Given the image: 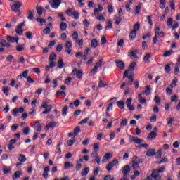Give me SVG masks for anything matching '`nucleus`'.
I'll use <instances>...</instances> for the list:
<instances>
[{
    "instance_id": "f257e3e1",
    "label": "nucleus",
    "mask_w": 180,
    "mask_h": 180,
    "mask_svg": "<svg viewBox=\"0 0 180 180\" xmlns=\"http://www.w3.org/2000/svg\"><path fill=\"white\" fill-rule=\"evenodd\" d=\"M40 109H45L41 112V114L47 115L48 113H50V112H51V110L53 109V105H49L47 102H44L43 104L41 105Z\"/></svg>"
},
{
    "instance_id": "f03ea898",
    "label": "nucleus",
    "mask_w": 180,
    "mask_h": 180,
    "mask_svg": "<svg viewBox=\"0 0 180 180\" xmlns=\"http://www.w3.org/2000/svg\"><path fill=\"white\" fill-rule=\"evenodd\" d=\"M22 6V2L17 1L15 4L11 6V11L13 12H20V7Z\"/></svg>"
},
{
    "instance_id": "7ed1b4c3",
    "label": "nucleus",
    "mask_w": 180,
    "mask_h": 180,
    "mask_svg": "<svg viewBox=\"0 0 180 180\" xmlns=\"http://www.w3.org/2000/svg\"><path fill=\"white\" fill-rule=\"evenodd\" d=\"M119 162V160L117 159H115L113 161L110 162L107 165H106V169L108 172H110L112 171V168L115 167L117 164Z\"/></svg>"
},
{
    "instance_id": "20e7f679",
    "label": "nucleus",
    "mask_w": 180,
    "mask_h": 180,
    "mask_svg": "<svg viewBox=\"0 0 180 180\" xmlns=\"http://www.w3.org/2000/svg\"><path fill=\"white\" fill-rule=\"evenodd\" d=\"M72 75H76L77 78L81 79L84 73L82 72V70H77V69H74L72 72Z\"/></svg>"
},
{
    "instance_id": "39448f33",
    "label": "nucleus",
    "mask_w": 180,
    "mask_h": 180,
    "mask_svg": "<svg viewBox=\"0 0 180 180\" xmlns=\"http://www.w3.org/2000/svg\"><path fill=\"white\" fill-rule=\"evenodd\" d=\"M25 25V22H21L17 26V29L15 30L17 34H23V27Z\"/></svg>"
},
{
    "instance_id": "423d86ee",
    "label": "nucleus",
    "mask_w": 180,
    "mask_h": 180,
    "mask_svg": "<svg viewBox=\"0 0 180 180\" xmlns=\"http://www.w3.org/2000/svg\"><path fill=\"white\" fill-rule=\"evenodd\" d=\"M130 140L129 141L131 143H135L136 144H141V143H143V139H139L136 136H129Z\"/></svg>"
},
{
    "instance_id": "0eeeda50",
    "label": "nucleus",
    "mask_w": 180,
    "mask_h": 180,
    "mask_svg": "<svg viewBox=\"0 0 180 180\" xmlns=\"http://www.w3.org/2000/svg\"><path fill=\"white\" fill-rule=\"evenodd\" d=\"M131 102H133V99L131 98H129L127 99L126 105L129 110H134L136 108L134 105H131Z\"/></svg>"
},
{
    "instance_id": "6e6552de",
    "label": "nucleus",
    "mask_w": 180,
    "mask_h": 180,
    "mask_svg": "<svg viewBox=\"0 0 180 180\" xmlns=\"http://www.w3.org/2000/svg\"><path fill=\"white\" fill-rule=\"evenodd\" d=\"M60 4H61V0H53V1L51 3V6L53 9H57L60 6Z\"/></svg>"
},
{
    "instance_id": "1a4fd4ad",
    "label": "nucleus",
    "mask_w": 180,
    "mask_h": 180,
    "mask_svg": "<svg viewBox=\"0 0 180 180\" xmlns=\"http://www.w3.org/2000/svg\"><path fill=\"white\" fill-rule=\"evenodd\" d=\"M130 173V166L129 165H125L122 169V174L124 176H127Z\"/></svg>"
},
{
    "instance_id": "9d476101",
    "label": "nucleus",
    "mask_w": 180,
    "mask_h": 180,
    "mask_svg": "<svg viewBox=\"0 0 180 180\" xmlns=\"http://www.w3.org/2000/svg\"><path fill=\"white\" fill-rule=\"evenodd\" d=\"M151 178H153L155 180H162V178L160 176L158 172H153L151 174Z\"/></svg>"
},
{
    "instance_id": "9b49d317",
    "label": "nucleus",
    "mask_w": 180,
    "mask_h": 180,
    "mask_svg": "<svg viewBox=\"0 0 180 180\" xmlns=\"http://www.w3.org/2000/svg\"><path fill=\"white\" fill-rule=\"evenodd\" d=\"M16 139H11L10 143L8 146V148L10 151H12V150L15 149V146L13 144H16Z\"/></svg>"
},
{
    "instance_id": "f8f14e48",
    "label": "nucleus",
    "mask_w": 180,
    "mask_h": 180,
    "mask_svg": "<svg viewBox=\"0 0 180 180\" xmlns=\"http://www.w3.org/2000/svg\"><path fill=\"white\" fill-rule=\"evenodd\" d=\"M6 39L7 41H9V43H18V41H19V38H15L9 35L6 37Z\"/></svg>"
},
{
    "instance_id": "ddd939ff",
    "label": "nucleus",
    "mask_w": 180,
    "mask_h": 180,
    "mask_svg": "<svg viewBox=\"0 0 180 180\" xmlns=\"http://www.w3.org/2000/svg\"><path fill=\"white\" fill-rule=\"evenodd\" d=\"M49 172H50V167L46 166L44 169V173L42 174V176L45 179L49 178Z\"/></svg>"
},
{
    "instance_id": "4468645a",
    "label": "nucleus",
    "mask_w": 180,
    "mask_h": 180,
    "mask_svg": "<svg viewBox=\"0 0 180 180\" xmlns=\"http://www.w3.org/2000/svg\"><path fill=\"white\" fill-rule=\"evenodd\" d=\"M116 65L119 70H124V63L122 60H116Z\"/></svg>"
},
{
    "instance_id": "2eb2a0df",
    "label": "nucleus",
    "mask_w": 180,
    "mask_h": 180,
    "mask_svg": "<svg viewBox=\"0 0 180 180\" xmlns=\"http://www.w3.org/2000/svg\"><path fill=\"white\" fill-rule=\"evenodd\" d=\"M155 155V148H150L146 153V155H147V157H154Z\"/></svg>"
},
{
    "instance_id": "dca6fc26",
    "label": "nucleus",
    "mask_w": 180,
    "mask_h": 180,
    "mask_svg": "<svg viewBox=\"0 0 180 180\" xmlns=\"http://www.w3.org/2000/svg\"><path fill=\"white\" fill-rule=\"evenodd\" d=\"M136 53H137V51L134 50L129 53V57H131L132 60H137L139 58V57H137Z\"/></svg>"
},
{
    "instance_id": "f3484780",
    "label": "nucleus",
    "mask_w": 180,
    "mask_h": 180,
    "mask_svg": "<svg viewBox=\"0 0 180 180\" xmlns=\"http://www.w3.org/2000/svg\"><path fill=\"white\" fill-rule=\"evenodd\" d=\"M111 157H112V153H105L102 160L103 162H106L108 160H110Z\"/></svg>"
},
{
    "instance_id": "a211bd4d",
    "label": "nucleus",
    "mask_w": 180,
    "mask_h": 180,
    "mask_svg": "<svg viewBox=\"0 0 180 180\" xmlns=\"http://www.w3.org/2000/svg\"><path fill=\"white\" fill-rule=\"evenodd\" d=\"M56 122H52L45 126V129L47 131L49 129H53V127H56Z\"/></svg>"
},
{
    "instance_id": "6ab92c4d",
    "label": "nucleus",
    "mask_w": 180,
    "mask_h": 180,
    "mask_svg": "<svg viewBox=\"0 0 180 180\" xmlns=\"http://www.w3.org/2000/svg\"><path fill=\"white\" fill-rule=\"evenodd\" d=\"M10 172H12L11 167H3V174L4 175H8V174H10Z\"/></svg>"
},
{
    "instance_id": "aec40b11",
    "label": "nucleus",
    "mask_w": 180,
    "mask_h": 180,
    "mask_svg": "<svg viewBox=\"0 0 180 180\" xmlns=\"http://www.w3.org/2000/svg\"><path fill=\"white\" fill-rule=\"evenodd\" d=\"M98 44H99V42L98 41V40H96V39H94L91 40V46L93 49H96V47H98Z\"/></svg>"
},
{
    "instance_id": "412c9836",
    "label": "nucleus",
    "mask_w": 180,
    "mask_h": 180,
    "mask_svg": "<svg viewBox=\"0 0 180 180\" xmlns=\"http://www.w3.org/2000/svg\"><path fill=\"white\" fill-rule=\"evenodd\" d=\"M36 10L37 13H38L39 16H41V15H43V11H44V8H41V6H37Z\"/></svg>"
},
{
    "instance_id": "4be33fe9",
    "label": "nucleus",
    "mask_w": 180,
    "mask_h": 180,
    "mask_svg": "<svg viewBox=\"0 0 180 180\" xmlns=\"http://www.w3.org/2000/svg\"><path fill=\"white\" fill-rule=\"evenodd\" d=\"M18 160L20 162H25L26 161V156L23 154H19L18 156Z\"/></svg>"
},
{
    "instance_id": "5701e85b",
    "label": "nucleus",
    "mask_w": 180,
    "mask_h": 180,
    "mask_svg": "<svg viewBox=\"0 0 180 180\" xmlns=\"http://www.w3.org/2000/svg\"><path fill=\"white\" fill-rule=\"evenodd\" d=\"M103 11V6H101V4H98V8L94 9V15H98L99 12H102Z\"/></svg>"
},
{
    "instance_id": "b1692460",
    "label": "nucleus",
    "mask_w": 180,
    "mask_h": 180,
    "mask_svg": "<svg viewBox=\"0 0 180 180\" xmlns=\"http://www.w3.org/2000/svg\"><path fill=\"white\" fill-rule=\"evenodd\" d=\"M117 105L118 108L121 109V110H124V101H117Z\"/></svg>"
},
{
    "instance_id": "393cba45",
    "label": "nucleus",
    "mask_w": 180,
    "mask_h": 180,
    "mask_svg": "<svg viewBox=\"0 0 180 180\" xmlns=\"http://www.w3.org/2000/svg\"><path fill=\"white\" fill-rule=\"evenodd\" d=\"M136 37L137 32H136L135 31H131V32L129 33V39L134 40V39H136Z\"/></svg>"
},
{
    "instance_id": "a878e982",
    "label": "nucleus",
    "mask_w": 180,
    "mask_h": 180,
    "mask_svg": "<svg viewBox=\"0 0 180 180\" xmlns=\"http://www.w3.org/2000/svg\"><path fill=\"white\" fill-rule=\"evenodd\" d=\"M150 58H151V53H148L143 57V61L145 63H150Z\"/></svg>"
},
{
    "instance_id": "bb28decb",
    "label": "nucleus",
    "mask_w": 180,
    "mask_h": 180,
    "mask_svg": "<svg viewBox=\"0 0 180 180\" xmlns=\"http://www.w3.org/2000/svg\"><path fill=\"white\" fill-rule=\"evenodd\" d=\"M136 65H137V63L135 61L132 62L128 68L129 71H134Z\"/></svg>"
},
{
    "instance_id": "cd10ccee",
    "label": "nucleus",
    "mask_w": 180,
    "mask_h": 180,
    "mask_svg": "<svg viewBox=\"0 0 180 180\" xmlns=\"http://www.w3.org/2000/svg\"><path fill=\"white\" fill-rule=\"evenodd\" d=\"M139 30H140V22H136L134 25V28H133L132 31L137 33V32H139Z\"/></svg>"
},
{
    "instance_id": "c85d7f7f",
    "label": "nucleus",
    "mask_w": 180,
    "mask_h": 180,
    "mask_svg": "<svg viewBox=\"0 0 180 180\" xmlns=\"http://www.w3.org/2000/svg\"><path fill=\"white\" fill-rule=\"evenodd\" d=\"M64 61H63V58H59V60L58 61V68L61 69L64 67Z\"/></svg>"
},
{
    "instance_id": "c756f323",
    "label": "nucleus",
    "mask_w": 180,
    "mask_h": 180,
    "mask_svg": "<svg viewBox=\"0 0 180 180\" xmlns=\"http://www.w3.org/2000/svg\"><path fill=\"white\" fill-rule=\"evenodd\" d=\"M74 164H71L70 162H65L64 169H69V168H73Z\"/></svg>"
},
{
    "instance_id": "7c9ffc66",
    "label": "nucleus",
    "mask_w": 180,
    "mask_h": 180,
    "mask_svg": "<svg viewBox=\"0 0 180 180\" xmlns=\"http://www.w3.org/2000/svg\"><path fill=\"white\" fill-rule=\"evenodd\" d=\"M20 175H22V172L20 171L15 172L13 175V179H18L20 178Z\"/></svg>"
},
{
    "instance_id": "2f4dec72",
    "label": "nucleus",
    "mask_w": 180,
    "mask_h": 180,
    "mask_svg": "<svg viewBox=\"0 0 180 180\" xmlns=\"http://www.w3.org/2000/svg\"><path fill=\"white\" fill-rule=\"evenodd\" d=\"M162 156V150L159 149L157 152H155V158H161Z\"/></svg>"
},
{
    "instance_id": "473e14b6",
    "label": "nucleus",
    "mask_w": 180,
    "mask_h": 180,
    "mask_svg": "<svg viewBox=\"0 0 180 180\" xmlns=\"http://www.w3.org/2000/svg\"><path fill=\"white\" fill-rule=\"evenodd\" d=\"M73 131L74 137H75L78 133H81V127H79V126H77L74 129Z\"/></svg>"
},
{
    "instance_id": "72a5a7b5",
    "label": "nucleus",
    "mask_w": 180,
    "mask_h": 180,
    "mask_svg": "<svg viewBox=\"0 0 180 180\" xmlns=\"http://www.w3.org/2000/svg\"><path fill=\"white\" fill-rule=\"evenodd\" d=\"M140 11H141V3H139L138 4V6H136L135 7V13L136 15H139L140 14Z\"/></svg>"
},
{
    "instance_id": "f704fd0d",
    "label": "nucleus",
    "mask_w": 180,
    "mask_h": 180,
    "mask_svg": "<svg viewBox=\"0 0 180 180\" xmlns=\"http://www.w3.org/2000/svg\"><path fill=\"white\" fill-rule=\"evenodd\" d=\"M89 173V167H85L81 173L82 176H86Z\"/></svg>"
},
{
    "instance_id": "c9c22d12",
    "label": "nucleus",
    "mask_w": 180,
    "mask_h": 180,
    "mask_svg": "<svg viewBox=\"0 0 180 180\" xmlns=\"http://www.w3.org/2000/svg\"><path fill=\"white\" fill-rule=\"evenodd\" d=\"M107 8L110 15H112L113 13V4L108 3Z\"/></svg>"
},
{
    "instance_id": "e433bc0d",
    "label": "nucleus",
    "mask_w": 180,
    "mask_h": 180,
    "mask_svg": "<svg viewBox=\"0 0 180 180\" xmlns=\"http://www.w3.org/2000/svg\"><path fill=\"white\" fill-rule=\"evenodd\" d=\"M157 137V132L151 131L147 136V139H155Z\"/></svg>"
},
{
    "instance_id": "4c0bfd02",
    "label": "nucleus",
    "mask_w": 180,
    "mask_h": 180,
    "mask_svg": "<svg viewBox=\"0 0 180 180\" xmlns=\"http://www.w3.org/2000/svg\"><path fill=\"white\" fill-rule=\"evenodd\" d=\"M33 12H34V11H28L27 19H29L30 20H33V18H34V15H33Z\"/></svg>"
},
{
    "instance_id": "58836bf2",
    "label": "nucleus",
    "mask_w": 180,
    "mask_h": 180,
    "mask_svg": "<svg viewBox=\"0 0 180 180\" xmlns=\"http://www.w3.org/2000/svg\"><path fill=\"white\" fill-rule=\"evenodd\" d=\"M127 78L129 79L128 83L127 84V85H131V84H133V81H134V78L133 77V75H130L129 76H127Z\"/></svg>"
},
{
    "instance_id": "ea45409f",
    "label": "nucleus",
    "mask_w": 180,
    "mask_h": 180,
    "mask_svg": "<svg viewBox=\"0 0 180 180\" xmlns=\"http://www.w3.org/2000/svg\"><path fill=\"white\" fill-rule=\"evenodd\" d=\"M165 72H167V74H169V72H171V65H169V63L165 65Z\"/></svg>"
},
{
    "instance_id": "a19ab883",
    "label": "nucleus",
    "mask_w": 180,
    "mask_h": 180,
    "mask_svg": "<svg viewBox=\"0 0 180 180\" xmlns=\"http://www.w3.org/2000/svg\"><path fill=\"white\" fill-rule=\"evenodd\" d=\"M61 30H67L68 25L67 22H62L60 25Z\"/></svg>"
},
{
    "instance_id": "79ce46f5",
    "label": "nucleus",
    "mask_w": 180,
    "mask_h": 180,
    "mask_svg": "<svg viewBox=\"0 0 180 180\" xmlns=\"http://www.w3.org/2000/svg\"><path fill=\"white\" fill-rule=\"evenodd\" d=\"M103 63V58H101V59L99 60V61H98V62L96 63V65H95L94 67L97 68L98 69V68H101V67H102V63Z\"/></svg>"
},
{
    "instance_id": "37998d69",
    "label": "nucleus",
    "mask_w": 180,
    "mask_h": 180,
    "mask_svg": "<svg viewBox=\"0 0 180 180\" xmlns=\"http://www.w3.org/2000/svg\"><path fill=\"white\" fill-rule=\"evenodd\" d=\"M60 95L61 96H63V98H65V96H67V94L65 91H56L57 96H60Z\"/></svg>"
},
{
    "instance_id": "c03bdc74",
    "label": "nucleus",
    "mask_w": 180,
    "mask_h": 180,
    "mask_svg": "<svg viewBox=\"0 0 180 180\" xmlns=\"http://www.w3.org/2000/svg\"><path fill=\"white\" fill-rule=\"evenodd\" d=\"M22 133L23 134H25V136H27V134L30 133V128L29 127H26L25 128L23 129Z\"/></svg>"
},
{
    "instance_id": "a18cd8bd",
    "label": "nucleus",
    "mask_w": 180,
    "mask_h": 180,
    "mask_svg": "<svg viewBox=\"0 0 180 180\" xmlns=\"http://www.w3.org/2000/svg\"><path fill=\"white\" fill-rule=\"evenodd\" d=\"M142 94H146V95H150V94H151V88L150 86H146L145 88V91L142 92Z\"/></svg>"
},
{
    "instance_id": "49530a36",
    "label": "nucleus",
    "mask_w": 180,
    "mask_h": 180,
    "mask_svg": "<svg viewBox=\"0 0 180 180\" xmlns=\"http://www.w3.org/2000/svg\"><path fill=\"white\" fill-rule=\"evenodd\" d=\"M173 53H174L173 50L166 51L163 54V57H169V56H171V54H173Z\"/></svg>"
},
{
    "instance_id": "de8ad7c7",
    "label": "nucleus",
    "mask_w": 180,
    "mask_h": 180,
    "mask_svg": "<svg viewBox=\"0 0 180 180\" xmlns=\"http://www.w3.org/2000/svg\"><path fill=\"white\" fill-rule=\"evenodd\" d=\"M178 84V79L175 78L172 80V84H170L171 88H175Z\"/></svg>"
},
{
    "instance_id": "09e8293b",
    "label": "nucleus",
    "mask_w": 180,
    "mask_h": 180,
    "mask_svg": "<svg viewBox=\"0 0 180 180\" xmlns=\"http://www.w3.org/2000/svg\"><path fill=\"white\" fill-rule=\"evenodd\" d=\"M67 112H68V106L65 105V107H63V108L62 109V115L63 116H67Z\"/></svg>"
},
{
    "instance_id": "8fccbe9b",
    "label": "nucleus",
    "mask_w": 180,
    "mask_h": 180,
    "mask_svg": "<svg viewBox=\"0 0 180 180\" xmlns=\"http://www.w3.org/2000/svg\"><path fill=\"white\" fill-rule=\"evenodd\" d=\"M51 32V29L50 27H46L45 29L43 30L44 34H50V32Z\"/></svg>"
},
{
    "instance_id": "3c124183",
    "label": "nucleus",
    "mask_w": 180,
    "mask_h": 180,
    "mask_svg": "<svg viewBox=\"0 0 180 180\" xmlns=\"http://www.w3.org/2000/svg\"><path fill=\"white\" fill-rule=\"evenodd\" d=\"M2 91L4 94L6 95V96H8L9 94H8V92H9V87L8 86L4 87Z\"/></svg>"
},
{
    "instance_id": "603ef678",
    "label": "nucleus",
    "mask_w": 180,
    "mask_h": 180,
    "mask_svg": "<svg viewBox=\"0 0 180 180\" xmlns=\"http://www.w3.org/2000/svg\"><path fill=\"white\" fill-rule=\"evenodd\" d=\"M58 18H60L62 22H65V20H67V18H64V13L63 12L58 13Z\"/></svg>"
},
{
    "instance_id": "864d4df0",
    "label": "nucleus",
    "mask_w": 180,
    "mask_h": 180,
    "mask_svg": "<svg viewBox=\"0 0 180 180\" xmlns=\"http://www.w3.org/2000/svg\"><path fill=\"white\" fill-rule=\"evenodd\" d=\"M57 58V55L56 53H53L49 56V61H54Z\"/></svg>"
},
{
    "instance_id": "5fc2aeb1",
    "label": "nucleus",
    "mask_w": 180,
    "mask_h": 180,
    "mask_svg": "<svg viewBox=\"0 0 180 180\" xmlns=\"http://www.w3.org/2000/svg\"><path fill=\"white\" fill-rule=\"evenodd\" d=\"M112 27L113 24H112V21L110 20H108L105 29H112Z\"/></svg>"
},
{
    "instance_id": "6e6d98bb",
    "label": "nucleus",
    "mask_w": 180,
    "mask_h": 180,
    "mask_svg": "<svg viewBox=\"0 0 180 180\" xmlns=\"http://www.w3.org/2000/svg\"><path fill=\"white\" fill-rule=\"evenodd\" d=\"M160 5H159V6H160V9H164V8H165V0H160Z\"/></svg>"
},
{
    "instance_id": "4d7b16f0",
    "label": "nucleus",
    "mask_w": 180,
    "mask_h": 180,
    "mask_svg": "<svg viewBox=\"0 0 180 180\" xmlns=\"http://www.w3.org/2000/svg\"><path fill=\"white\" fill-rule=\"evenodd\" d=\"M25 34H26L27 39H32V37H33V33L30 31L26 32Z\"/></svg>"
},
{
    "instance_id": "13d9d810",
    "label": "nucleus",
    "mask_w": 180,
    "mask_h": 180,
    "mask_svg": "<svg viewBox=\"0 0 180 180\" xmlns=\"http://www.w3.org/2000/svg\"><path fill=\"white\" fill-rule=\"evenodd\" d=\"M93 148H94V151H95L96 153H98V151H99V143H94Z\"/></svg>"
},
{
    "instance_id": "bf43d9fd",
    "label": "nucleus",
    "mask_w": 180,
    "mask_h": 180,
    "mask_svg": "<svg viewBox=\"0 0 180 180\" xmlns=\"http://www.w3.org/2000/svg\"><path fill=\"white\" fill-rule=\"evenodd\" d=\"M115 21L117 25H120V22H122V18L119 16L115 17Z\"/></svg>"
},
{
    "instance_id": "052dcab7",
    "label": "nucleus",
    "mask_w": 180,
    "mask_h": 180,
    "mask_svg": "<svg viewBox=\"0 0 180 180\" xmlns=\"http://www.w3.org/2000/svg\"><path fill=\"white\" fill-rule=\"evenodd\" d=\"M17 51H23L25 50V47H23V45L18 44L16 46Z\"/></svg>"
},
{
    "instance_id": "680f3d73",
    "label": "nucleus",
    "mask_w": 180,
    "mask_h": 180,
    "mask_svg": "<svg viewBox=\"0 0 180 180\" xmlns=\"http://www.w3.org/2000/svg\"><path fill=\"white\" fill-rule=\"evenodd\" d=\"M174 22V20L172 18H169L167 19V26H172V23Z\"/></svg>"
},
{
    "instance_id": "e2e57ef3",
    "label": "nucleus",
    "mask_w": 180,
    "mask_h": 180,
    "mask_svg": "<svg viewBox=\"0 0 180 180\" xmlns=\"http://www.w3.org/2000/svg\"><path fill=\"white\" fill-rule=\"evenodd\" d=\"M62 51L63 45L61 44H58V46H56V51H58V53H61Z\"/></svg>"
},
{
    "instance_id": "0e129e2a",
    "label": "nucleus",
    "mask_w": 180,
    "mask_h": 180,
    "mask_svg": "<svg viewBox=\"0 0 180 180\" xmlns=\"http://www.w3.org/2000/svg\"><path fill=\"white\" fill-rule=\"evenodd\" d=\"M13 58H14L13 56H12V55H8V56L6 57V61L7 63H11V61H12V60H13Z\"/></svg>"
},
{
    "instance_id": "69168bd1",
    "label": "nucleus",
    "mask_w": 180,
    "mask_h": 180,
    "mask_svg": "<svg viewBox=\"0 0 180 180\" xmlns=\"http://www.w3.org/2000/svg\"><path fill=\"white\" fill-rule=\"evenodd\" d=\"M132 168H134V169H136V168H139V162H137L136 161L134 160L132 162Z\"/></svg>"
},
{
    "instance_id": "338daca9",
    "label": "nucleus",
    "mask_w": 180,
    "mask_h": 180,
    "mask_svg": "<svg viewBox=\"0 0 180 180\" xmlns=\"http://www.w3.org/2000/svg\"><path fill=\"white\" fill-rule=\"evenodd\" d=\"M160 27L159 26H155V36H158L160 34Z\"/></svg>"
},
{
    "instance_id": "774afa93",
    "label": "nucleus",
    "mask_w": 180,
    "mask_h": 180,
    "mask_svg": "<svg viewBox=\"0 0 180 180\" xmlns=\"http://www.w3.org/2000/svg\"><path fill=\"white\" fill-rule=\"evenodd\" d=\"M179 144H180V141H176L173 143V147L174 148H179Z\"/></svg>"
}]
</instances>
